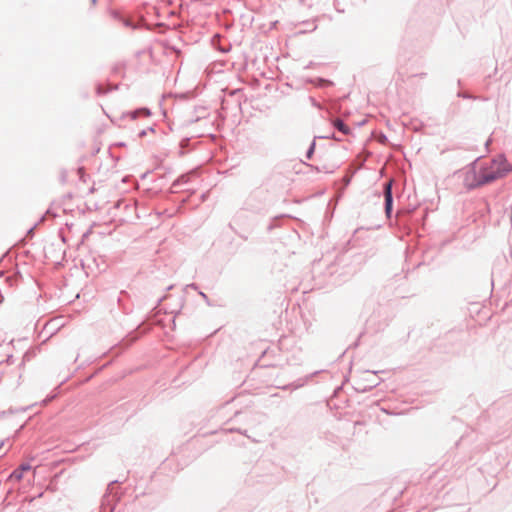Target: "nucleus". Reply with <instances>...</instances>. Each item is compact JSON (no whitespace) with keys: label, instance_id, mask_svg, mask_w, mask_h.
Listing matches in <instances>:
<instances>
[{"label":"nucleus","instance_id":"nucleus-1","mask_svg":"<svg viewBox=\"0 0 512 512\" xmlns=\"http://www.w3.org/2000/svg\"><path fill=\"white\" fill-rule=\"evenodd\" d=\"M511 171L512 165L501 156L489 163H474L465 172L464 184L473 189L502 178Z\"/></svg>","mask_w":512,"mask_h":512},{"label":"nucleus","instance_id":"nucleus-2","mask_svg":"<svg viewBox=\"0 0 512 512\" xmlns=\"http://www.w3.org/2000/svg\"><path fill=\"white\" fill-rule=\"evenodd\" d=\"M392 183L388 182L385 184V209L386 213L389 214L392 208V192H391Z\"/></svg>","mask_w":512,"mask_h":512},{"label":"nucleus","instance_id":"nucleus-3","mask_svg":"<svg viewBox=\"0 0 512 512\" xmlns=\"http://www.w3.org/2000/svg\"><path fill=\"white\" fill-rule=\"evenodd\" d=\"M31 466L29 464H22L18 469L14 470L10 475L11 479L20 481L23 478L25 472L29 471Z\"/></svg>","mask_w":512,"mask_h":512},{"label":"nucleus","instance_id":"nucleus-4","mask_svg":"<svg viewBox=\"0 0 512 512\" xmlns=\"http://www.w3.org/2000/svg\"><path fill=\"white\" fill-rule=\"evenodd\" d=\"M333 125L336 129H338L340 132H342L345 135L349 134V132H350L349 127L346 124H344V122L340 119H335L333 121Z\"/></svg>","mask_w":512,"mask_h":512},{"label":"nucleus","instance_id":"nucleus-5","mask_svg":"<svg viewBox=\"0 0 512 512\" xmlns=\"http://www.w3.org/2000/svg\"><path fill=\"white\" fill-rule=\"evenodd\" d=\"M78 174L80 176V179L85 182V178H84L85 174H84V168L83 167H80L78 169Z\"/></svg>","mask_w":512,"mask_h":512},{"label":"nucleus","instance_id":"nucleus-6","mask_svg":"<svg viewBox=\"0 0 512 512\" xmlns=\"http://www.w3.org/2000/svg\"><path fill=\"white\" fill-rule=\"evenodd\" d=\"M97 0H91L92 5H95Z\"/></svg>","mask_w":512,"mask_h":512}]
</instances>
